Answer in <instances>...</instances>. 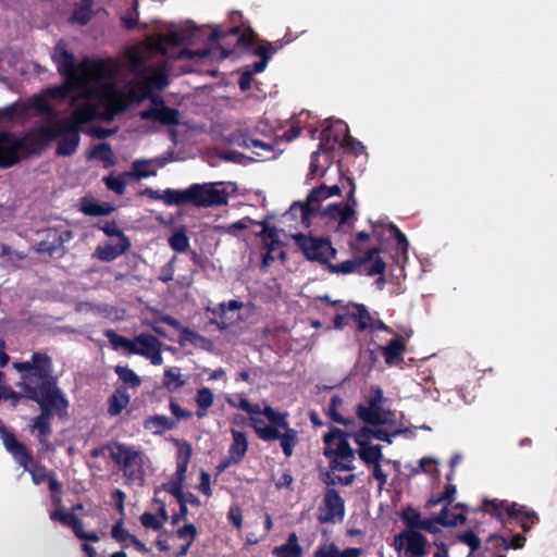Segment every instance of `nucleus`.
Returning <instances> with one entry per match:
<instances>
[{
	"label": "nucleus",
	"instance_id": "f257e3e1",
	"mask_svg": "<svg viewBox=\"0 0 557 557\" xmlns=\"http://www.w3.org/2000/svg\"><path fill=\"white\" fill-rule=\"evenodd\" d=\"M190 39L187 30H173L166 35L149 38L145 45L127 50L135 78L125 90H119L115 79L119 65L114 61L85 60L75 65L74 58L63 45H58L52 53L59 72L64 76V84L51 88V98L72 97L75 106V116L81 120L101 119L110 121L114 115L124 111L128 104L140 102L148 97L152 88L162 89L168 85L163 69L150 72L143 67L144 61L153 51L166 53L169 46H181Z\"/></svg>",
	"mask_w": 557,
	"mask_h": 557
},
{
	"label": "nucleus",
	"instance_id": "f03ea898",
	"mask_svg": "<svg viewBox=\"0 0 557 557\" xmlns=\"http://www.w3.org/2000/svg\"><path fill=\"white\" fill-rule=\"evenodd\" d=\"M336 399L332 400L330 410L333 420L346 425V431L333 429L324 435L325 456L333 468L350 469L355 459L354 451L347 442L352 437L359 446V455L374 468L379 481V490L383 488V474L380 467L381 442L383 441V397L380 391L357 410L358 423L355 420L343 419L335 410Z\"/></svg>",
	"mask_w": 557,
	"mask_h": 557
},
{
	"label": "nucleus",
	"instance_id": "7ed1b4c3",
	"mask_svg": "<svg viewBox=\"0 0 557 557\" xmlns=\"http://www.w3.org/2000/svg\"><path fill=\"white\" fill-rule=\"evenodd\" d=\"M13 367L21 373L18 387L23 389V397L35 400L42 413L34 421V430L41 444L51 433L50 416L61 413L67 406L57 388L50 374L51 362L48 356L35 354L29 361L15 362Z\"/></svg>",
	"mask_w": 557,
	"mask_h": 557
},
{
	"label": "nucleus",
	"instance_id": "20e7f679",
	"mask_svg": "<svg viewBox=\"0 0 557 557\" xmlns=\"http://www.w3.org/2000/svg\"><path fill=\"white\" fill-rule=\"evenodd\" d=\"M385 233L388 234L385 239V284L389 282L395 286L392 294H400L404 290L401 282L406 277L409 242L394 223H385Z\"/></svg>",
	"mask_w": 557,
	"mask_h": 557
},
{
	"label": "nucleus",
	"instance_id": "39448f33",
	"mask_svg": "<svg viewBox=\"0 0 557 557\" xmlns=\"http://www.w3.org/2000/svg\"><path fill=\"white\" fill-rule=\"evenodd\" d=\"M73 107V116L71 120H54L50 119L37 133L36 144H44L52 140L57 137H61V141L58 147V153L63 156H70L78 146L79 134L78 127L92 119L81 121L75 116V106Z\"/></svg>",
	"mask_w": 557,
	"mask_h": 557
},
{
	"label": "nucleus",
	"instance_id": "423d86ee",
	"mask_svg": "<svg viewBox=\"0 0 557 557\" xmlns=\"http://www.w3.org/2000/svg\"><path fill=\"white\" fill-rule=\"evenodd\" d=\"M227 189L222 183L194 184L180 191H169L165 196L170 202L176 206L193 203L197 207L221 206L227 202Z\"/></svg>",
	"mask_w": 557,
	"mask_h": 557
},
{
	"label": "nucleus",
	"instance_id": "0eeeda50",
	"mask_svg": "<svg viewBox=\"0 0 557 557\" xmlns=\"http://www.w3.org/2000/svg\"><path fill=\"white\" fill-rule=\"evenodd\" d=\"M267 423L258 430L257 435L262 441H281L284 454L289 457L294 447L298 444V433L290 429L286 420L287 413L278 412L270 406H265Z\"/></svg>",
	"mask_w": 557,
	"mask_h": 557
},
{
	"label": "nucleus",
	"instance_id": "6e6552de",
	"mask_svg": "<svg viewBox=\"0 0 557 557\" xmlns=\"http://www.w3.org/2000/svg\"><path fill=\"white\" fill-rule=\"evenodd\" d=\"M335 273L348 274L360 272L366 275H375L383 272V261L380 249H363L358 245L354 246V258L338 264L331 265Z\"/></svg>",
	"mask_w": 557,
	"mask_h": 557
},
{
	"label": "nucleus",
	"instance_id": "1a4fd4ad",
	"mask_svg": "<svg viewBox=\"0 0 557 557\" xmlns=\"http://www.w3.org/2000/svg\"><path fill=\"white\" fill-rule=\"evenodd\" d=\"M482 509L500 521H505L506 518L515 519L525 532L530 531L532 525L537 521L535 511L517 503L510 504L506 500L486 499L482 504Z\"/></svg>",
	"mask_w": 557,
	"mask_h": 557
},
{
	"label": "nucleus",
	"instance_id": "9d476101",
	"mask_svg": "<svg viewBox=\"0 0 557 557\" xmlns=\"http://www.w3.org/2000/svg\"><path fill=\"white\" fill-rule=\"evenodd\" d=\"M385 334L392 336L385 342V364L403 368L404 351L412 331L405 325L400 326L398 331L385 325Z\"/></svg>",
	"mask_w": 557,
	"mask_h": 557
},
{
	"label": "nucleus",
	"instance_id": "9b49d317",
	"mask_svg": "<svg viewBox=\"0 0 557 557\" xmlns=\"http://www.w3.org/2000/svg\"><path fill=\"white\" fill-rule=\"evenodd\" d=\"M293 238L309 260L326 262L334 257L335 250L332 248L330 242L324 238L302 234H295Z\"/></svg>",
	"mask_w": 557,
	"mask_h": 557
},
{
	"label": "nucleus",
	"instance_id": "f8f14e48",
	"mask_svg": "<svg viewBox=\"0 0 557 557\" xmlns=\"http://www.w3.org/2000/svg\"><path fill=\"white\" fill-rule=\"evenodd\" d=\"M110 456L119 465L123 466L126 471L137 479H141V468L145 463V456L134 448L128 446L113 443L109 446Z\"/></svg>",
	"mask_w": 557,
	"mask_h": 557
},
{
	"label": "nucleus",
	"instance_id": "ddd939ff",
	"mask_svg": "<svg viewBox=\"0 0 557 557\" xmlns=\"http://www.w3.org/2000/svg\"><path fill=\"white\" fill-rule=\"evenodd\" d=\"M27 151L26 141L12 134H0V165L11 166Z\"/></svg>",
	"mask_w": 557,
	"mask_h": 557
},
{
	"label": "nucleus",
	"instance_id": "4468645a",
	"mask_svg": "<svg viewBox=\"0 0 557 557\" xmlns=\"http://www.w3.org/2000/svg\"><path fill=\"white\" fill-rule=\"evenodd\" d=\"M426 539L418 530H406L395 539V547L408 557H421L425 553Z\"/></svg>",
	"mask_w": 557,
	"mask_h": 557
},
{
	"label": "nucleus",
	"instance_id": "2eb2a0df",
	"mask_svg": "<svg viewBox=\"0 0 557 557\" xmlns=\"http://www.w3.org/2000/svg\"><path fill=\"white\" fill-rule=\"evenodd\" d=\"M244 304L237 300H230L227 302L220 304L213 309V315L215 323L221 329H227L238 324L244 319L243 309Z\"/></svg>",
	"mask_w": 557,
	"mask_h": 557
},
{
	"label": "nucleus",
	"instance_id": "dca6fc26",
	"mask_svg": "<svg viewBox=\"0 0 557 557\" xmlns=\"http://www.w3.org/2000/svg\"><path fill=\"white\" fill-rule=\"evenodd\" d=\"M129 247V239L126 236H120L98 245L94 256L101 261L110 262L123 255Z\"/></svg>",
	"mask_w": 557,
	"mask_h": 557
},
{
	"label": "nucleus",
	"instance_id": "f3484780",
	"mask_svg": "<svg viewBox=\"0 0 557 557\" xmlns=\"http://www.w3.org/2000/svg\"><path fill=\"white\" fill-rule=\"evenodd\" d=\"M401 412L385 408V443L391 444L392 437L396 435H404L406 438L414 436L413 430L405 424Z\"/></svg>",
	"mask_w": 557,
	"mask_h": 557
},
{
	"label": "nucleus",
	"instance_id": "a211bd4d",
	"mask_svg": "<svg viewBox=\"0 0 557 557\" xmlns=\"http://www.w3.org/2000/svg\"><path fill=\"white\" fill-rule=\"evenodd\" d=\"M344 517V502L333 490H330L324 497V504L320 508L319 519L322 522H335Z\"/></svg>",
	"mask_w": 557,
	"mask_h": 557
},
{
	"label": "nucleus",
	"instance_id": "6ab92c4d",
	"mask_svg": "<svg viewBox=\"0 0 557 557\" xmlns=\"http://www.w3.org/2000/svg\"><path fill=\"white\" fill-rule=\"evenodd\" d=\"M137 343L136 355L149 359L154 366H161L163 363L161 355L162 344L158 338L150 334H139L137 335Z\"/></svg>",
	"mask_w": 557,
	"mask_h": 557
},
{
	"label": "nucleus",
	"instance_id": "aec40b11",
	"mask_svg": "<svg viewBox=\"0 0 557 557\" xmlns=\"http://www.w3.org/2000/svg\"><path fill=\"white\" fill-rule=\"evenodd\" d=\"M1 433L5 449L24 470H28V463H32V458L25 445L4 430H1Z\"/></svg>",
	"mask_w": 557,
	"mask_h": 557
},
{
	"label": "nucleus",
	"instance_id": "412c9836",
	"mask_svg": "<svg viewBox=\"0 0 557 557\" xmlns=\"http://www.w3.org/2000/svg\"><path fill=\"white\" fill-rule=\"evenodd\" d=\"M352 205H355L354 200L351 203H330L318 209L314 214H319L324 219L333 220L343 224L354 214Z\"/></svg>",
	"mask_w": 557,
	"mask_h": 557
},
{
	"label": "nucleus",
	"instance_id": "4be33fe9",
	"mask_svg": "<svg viewBox=\"0 0 557 557\" xmlns=\"http://www.w3.org/2000/svg\"><path fill=\"white\" fill-rule=\"evenodd\" d=\"M140 115L145 120L159 121L163 124H174L177 122L178 113L176 110L163 106L162 102L153 98L152 107L149 110L143 111Z\"/></svg>",
	"mask_w": 557,
	"mask_h": 557
},
{
	"label": "nucleus",
	"instance_id": "5701e85b",
	"mask_svg": "<svg viewBox=\"0 0 557 557\" xmlns=\"http://www.w3.org/2000/svg\"><path fill=\"white\" fill-rule=\"evenodd\" d=\"M232 435L233 443L228 449V458L223 462L221 469H225L231 463L239 462L244 458L248 448V442L246 435L243 432L233 430Z\"/></svg>",
	"mask_w": 557,
	"mask_h": 557
},
{
	"label": "nucleus",
	"instance_id": "b1692460",
	"mask_svg": "<svg viewBox=\"0 0 557 557\" xmlns=\"http://www.w3.org/2000/svg\"><path fill=\"white\" fill-rule=\"evenodd\" d=\"M461 518L454 516L447 518V511H441L436 517L423 518L418 530H424L435 534L441 531L442 527H456L460 523Z\"/></svg>",
	"mask_w": 557,
	"mask_h": 557
},
{
	"label": "nucleus",
	"instance_id": "393cba45",
	"mask_svg": "<svg viewBox=\"0 0 557 557\" xmlns=\"http://www.w3.org/2000/svg\"><path fill=\"white\" fill-rule=\"evenodd\" d=\"M166 162L168 161L163 158H157L153 160H136L133 163L129 175L139 180L154 176L158 169L163 168Z\"/></svg>",
	"mask_w": 557,
	"mask_h": 557
},
{
	"label": "nucleus",
	"instance_id": "a878e982",
	"mask_svg": "<svg viewBox=\"0 0 557 557\" xmlns=\"http://www.w3.org/2000/svg\"><path fill=\"white\" fill-rule=\"evenodd\" d=\"M311 214H314V211L307 202H295L285 213L284 219L286 222H290L294 226L307 227L309 226V219Z\"/></svg>",
	"mask_w": 557,
	"mask_h": 557
},
{
	"label": "nucleus",
	"instance_id": "bb28decb",
	"mask_svg": "<svg viewBox=\"0 0 557 557\" xmlns=\"http://www.w3.org/2000/svg\"><path fill=\"white\" fill-rule=\"evenodd\" d=\"M361 548L347 547L341 549L334 543L321 544L314 553V557H360Z\"/></svg>",
	"mask_w": 557,
	"mask_h": 557
},
{
	"label": "nucleus",
	"instance_id": "cd10ccee",
	"mask_svg": "<svg viewBox=\"0 0 557 557\" xmlns=\"http://www.w3.org/2000/svg\"><path fill=\"white\" fill-rule=\"evenodd\" d=\"M228 36H237V45L243 48H248L252 45L256 35L249 28L242 33H239L238 27L232 28L228 33H223L222 30L214 28L210 36V40L220 41Z\"/></svg>",
	"mask_w": 557,
	"mask_h": 557
},
{
	"label": "nucleus",
	"instance_id": "c85d7f7f",
	"mask_svg": "<svg viewBox=\"0 0 557 557\" xmlns=\"http://www.w3.org/2000/svg\"><path fill=\"white\" fill-rule=\"evenodd\" d=\"M260 236L264 246L268 248V253L263 258V264L269 265L270 261H273L276 258L274 251L276 246L280 245L278 233L274 227H270L263 223Z\"/></svg>",
	"mask_w": 557,
	"mask_h": 557
},
{
	"label": "nucleus",
	"instance_id": "c756f323",
	"mask_svg": "<svg viewBox=\"0 0 557 557\" xmlns=\"http://www.w3.org/2000/svg\"><path fill=\"white\" fill-rule=\"evenodd\" d=\"M239 408L249 414L250 425L253 428L256 433H258V430L262 429V426L268 422L265 407L261 409L259 405H252L247 399L243 398L239 401Z\"/></svg>",
	"mask_w": 557,
	"mask_h": 557
},
{
	"label": "nucleus",
	"instance_id": "7c9ffc66",
	"mask_svg": "<svg viewBox=\"0 0 557 557\" xmlns=\"http://www.w3.org/2000/svg\"><path fill=\"white\" fill-rule=\"evenodd\" d=\"M334 127L336 132L343 133V138L335 140L338 141L342 146L348 147L350 150H352L355 153H358L362 150V146L360 143L356 141L354 138H351L348 134V127L346 124H344L342 121H335L333 123H327V125L324 127L323 133L324 136H326V132Z\"/></svg>",
	"mask_w": 557,
	"mask_h": 557
},
{
	"label": "nucleus",
	"instance_id": "2f4dec72",
	"mask_svg": "<svg viewBox=\"0 0 557 557\" xmlns=\"http://www.w3.org/2000/svg\"><path fill=\"white\" fill-rule=\"evenodd\" d=\"M341 188L337 185H333L331 187L322 185L315 189H313L308 196L307 203L310 208L315 212L321 207L318 206L319 202L329 199L332 196L339 195Z\"/></svg>",
	"mask_w": 557,
	"mask_h": 557
},
{
	"label": "nucleus",
	"instance_id": "473e14b6",
	"mask_svg": "<svg viewBox=\"0 0 557 557\" xmlns=\"http://www.w3.org/2000/svg\"><path fill=\"white\" fill-rule=\"evenodd\" d=\"M187 380L188 376L182 373L181 368L170 367L164 370L162 384L168 391L173 392L184 386Z\"/></svg>",
	"mask_w": 557,
	"mask_h": 557
},
{
	"label": "nucleus",
	"instance_id": "72a5a7b5",
	"mask_svg": "<svg viewBox=\"0 0 557 557\" xmlns=\"http://www.w3.org/2000/svg\"><path fill=\"white\" fill-rule=\"evenodd\" d=\"M272 553L276 557H301L302 548L298 544L297 535L292 533L289 534L287 542L275 547Z\"/></svg>",
	"mask_w": 557,
	"mask_h": 557
},
{
	"label": "nucleus",
	"instance_id": "f704fd0d",
	"mask_svg": "<svg viewBox=\"0 0 557 557\" xmlns=\"http://www.w3.org/2000/svg\"><path fill=\"white\" fill-rule=\"evenodd\" d=\"M144 426L152 434H161L166 430L173 429L175 421L165 416H152L145 421Z\"/></svg>",
	"mask_w": 557,
	"mask_h": 557
},
{
	"label": "nucleus",
	"instance_id": "c9c22d12",
	"mask_svg": "<svg viewBox=\"0 0 557 557\" xmlns=\"http://www.w3.org/2000/svg\"><path fill=\"white\" fill-rule=\"evenodd\" d=\"M175 445L177 448V474L180 478L185 475L187 470L190 456H191V446L183 441H175Z\"/></svg>",
	"mask_w": 557,
	"mask_h": 557
},
{
	"label": "nucleus",
	"instance_id": "e433bc0d",
	"mask_svg": "<svg viewBox=\"0 0 557 557\" xmlns=\"http://www.w3.org/2000/svg\"><path fill=\"white\" fill-rule=\"evenodd\" d=\"M438 460L433 457H423L419 460L418 467H412L411 465H406V468L409 470L405 473L406 476L414 475L419 472H425L429 474H438L437 470Z\"/></svg>",
	"mask_w": 557,
	"mask_h": 557
},
{
	"label": "nucleus",
	"instance_id": "4c0bfd02",
	"mask_svg": "<svg viewBox=\"0 0 557 557\" xmlns=\"http://www.w3.org/2000/svg\"><path fill=\"white\" fill-rule=\"evenodd\" d=\"M82 211L88 215H108L113 208L108 203H99L91 198H85L82 201Z\"/></svg>",
	"mask_w": 557,
	"mask_h": 557
},
{
	"label": "nucleus",
	"instance_id": "58836bf2",
	"mask_svg": "<svg viewBox=\"0 0 557 557\" xmlns=\"http://www.w3.org/2000/svg\"><path fill=\"white\" fill-rule=\"evenodd\" d=\"M255 53L261 58L259 62L255 63V72L261 73L265 70L269 60L275 53V49L271 42L264 41L256 48Z\"/></svg>",
	"mask_w": 557,
	"mask_h": 557
},
{
	"label": "nucleus",
	"instance_id": "ea45409f",
	"mask_svg": "<svg viewBox=\"0 0 557 557\" xmlns=\"http://www.w3.org/2000/svg\"><path fill=\"white\" fill-rule=\"evenodd\" d=\"M107 336H108V338H109V341L112 344L114 349L122 348V349L126 350L129 354H135L136 355L137 346H138L137 336L133 341H131V339H127V338H125L123 336H120V335L115 334L112 331L108 332Z\"/></svg>",
	"mask_w": 557,
	"mask_h": 557
},
{
	"label": "nucleus",
	"instance_id": "a19ab883",
	"mask_svg": "<svg viewBox=\"0 0 557 557\" xmlns=\"http://www.w3.org/2000/svg\"><path fill=\"white\" fill-rule=\"evenodd\" d=\"M129 403V395L126 391L117 389L109 399V412L116 416L127 407Z\"/></svg>",
	"mask_w": 557,
	"mask_h": 557
},
{
	"label": "nucleus",
	"instance_id": "79ce46f5",
	"mask_svg": "<svg viewBox=\"0 0 557 557\" xmlns=\"http://www.w3.org/2000/svg\"><path fill=\"white\" fill-rule=\"evenodd\" d=\"M213 393L208 387H202L197 392L196 404L198 406L197 416L202 418L207 414L208 408L213 404Z\"/></svg>",
	"mask_w": 557,
	"mask_h": 557
},
{
	"label": "nucleus",
	"instance_id": "37998d69",
	"mask_svg": "<svg viewBox=\"0 0 557 557\" xmlns=\"http://www.w3.org/2000/svg\"><path fill=\"white\" fill-rule=\"evenodd\" d=\"M349 314L358 321L359 329L366 330L367 327H373L374 330H381V326H373L371 323V317L363 306L354 305Z\"/></svg>",
	"mask_w": 557,
	"mask_h": 557
},
{
	"label": "nucleus",
	"instance_id": "c03bdc74",
	"mask_svg": "<svg viewBox=\"0 0 557 557\" xmlns=\"http://www.w3.org/2000/svg\"><path fill=\"white\" fill-rule=\"evenodd\" d=\"M458 543L465 544L469 547L468 557L473 552H475L481 545L480 539L472 531H467L458 534L456 537V542L453 544V547H456Z\"/></svg>",
	"mask_w": 557,
	"mask_h": 557
},
{
	"label": "nucleus",
	"instance_id": "a18cd8bd",
	"mask_svg": "<svg viewBox=\"0 0 557 557\" xmlns=\"http://www.w3.org/2000/svg\"><path fill=\"white\" fill-rule=\"evenodd\" d=\"M422 519L421 513L412 507H407L401 512V520L408 527V530H418Z\"/></svg>",
	"mask_w": 557,
	"mask_h": 557
},
{
	"label": "nucleus",
	"instance_id": "49530a36",
	"mask_svg": "<svg viewBox=\"0 0 557 557\" xmlns=\"http://www.w3.org/2000/svg\"><path fill=\"white\" fill-rule=\"evenodd\" d=\"M232 141L238 146L248 148V149H260L265 152H271V147L258 139H251L245 134H240L238 137L233 138Z\"/></svg>",
	"mask_w": 557,
	"mask_h": 557
},
{
	"label": "nucleus",
	"instance_id": "de8ad7c7",
	"mask_svg": "<svg viewBox=\"0 0 557 557\" xmlns=\"http://www.w3.org/2000/svg\"><path fill=\"white\" fill-rule=\"evenodd\" d=\"M170 246L177 252L185 251L189 247V239L184 230H177L169 239Z\"/></svg>",
	"mask_w": 557,
	"mask_h": 557
},
{
	"label": "nucleus",
	"instance_id": "09e8293b",
	"mask_svg": "<svg viewBox=\"0 0 557 557\" xmlns=\"http://www.w3.org/2000/svg\"><path fill=\"white\" fill-rule=\"evenodd\" d=\"M74 531L75 535L82 540H87L90 542H98L100 540L99 535L96 532H85L83 522L74 517L73 522L69 525Z\"/></svg>",
	"mask_w": 557,
	"mask_h": 557
},
{
	"label": "nucleus",
	"instance_id": "8fccbe9b",
	"mask_svg": "<svg viewBox=\"0 0 557 557\" xmlns=\"http://www.w3.org/2000/svg\"><path fill=\"white\" fill-rule=\"evenodd\" d=\"M126 176H131L129 173L119 176H108L104 178L106 185L112 191L122 195L126 186Z\"/></svg>",
	"mask_w": 557,
	"mask_h": 557
},
{
	"label": "nucleus",
	"instance_id": "3c124183",
	"mask_svg": "<svg viewBox=\"0 0 557 557\" xmlns=\"http://www.w3.org/2000/svg\"><path fill=\"white\" fill-rule=\"evenodd\" d=\"M115 371L119 377L131 386H138L140 384L139 376L129 368L117 366Z\"/></svg>",
	"mask_w": 557,
	"mask_h": 557
},
{
	"label": "nucleus",
	"instance_id": "603ef678",
	"mask_svg": "<svg viewBox=\"0 0 557 557\" xmlns=\"http://www.w3.org/2000/svg\"><path fill=\"white\" fill-rule=\"evenodd\" d=\"M32 476V481L35 485L41 484L42 482L48 481L50 473L49 471L39 466L30 467V463H28V470Z\"/></svg>",
	"mask_w": 557,
	"mask_h": 557
},
{
	"label": "nucleus",
	"instance_id": "864d4df0",
	"mask_svg": "<svg viewBox=\"0 0 557 557\" xmlns=\"http://www.w3.org/2000/svg\"><path fill=\"white\" fill-rule=\"evenodd\" d=\"M91 15L90 4L84 3L75 9L72 18L77 23L85 24L91 18Z\"/></svg>",
	"mask_w": 557,
	"mask_h": 557
},
{
	"label": "nucleus",
	"instance_id": "5fc2aeb1",
	"mask_svg": "<svg viewBox=\"0 0 557 557\" xmlns=\"http://www.w3.org/2000/svg\"><path fill=\"white\" fill-rule=\"evenodd\" d=\"M90 157L102 160L106 163H111L112 151L108 145L101 144L92 148V150L90 151Z\"/></svg>",
	"mask_w": 557,
	"mask_h": 557
},
{
	"label": "nucleus",
	"instance_id": "6e6d98bb",
	"mask_svg": "<svg viewBox=\"0 0 557 557\" xmlns=\"http://www.w3.org/2000/svg\"><path fill=\"white\" fill-rule=\"evenodd\" d=\"M197 531L194 524L188 523L177 530L180 539L184 540L185 543L191 544L196 537Z\"/></svg>",
	"mask_w": 557,
	"mask_h": 557
},
{
	"label": "nucleus",
	"instance_id": "4d7b16f0",
	"mask_svg": "<svg viewBox=\"0 0 557 557\" xmlns=\"http://www.w3.org/2000/svg\"><path fill=\"white\" fill-rule=\"evenodd\" d=\"M74 517H75L74 513L67 512L62 508H58L50 513V518L52 520H58L65 525H70L71 522H73Z\"/></svg>",
	"mask_w": 557,
	"mask_h": 557
},
{
	"label": "nucleus",
	"instance_id": "13d9d810",
	"mask_svg": "<svg viewBox=\"0 0 557 557\" xmlns=\"http://www.w3.org/2000/svg\"><path fill=\"white\" fill-rule=\"evenodd\" d=\"M183 481L184 476L180 478L177 472L175 473V479L169 484V492L174 495L178 500L183 498Z\"/></svg>",
	"mask_w": 557,
	"mask_h": 557
},
{
	"label": "nucleus",
	"instance_id": "bf43d9fd",
	"mask_svg": "<svg viewBox=\"0 0 557 557\" xmlns=\"http://www.w3.org/2000/svg\"><path fill=\"white\" fill-rule=\"evenodd\" d=\"M525 542V537L520 534L512 535L511 537H503L505 548H522Z\"/></svg>",
	"mask_w": 557,
	"mask_h": 557
},
{
	"label": "nucleus",
	"instance_id": "052dcab7",
	"mask_svg": "<svg viewBox=\"0 0 557 557\" xmlns=\"http://www.w3.org/2000/svg\"><path fill=\"white\" fill-rule=\"evenodd\" d=\"M112 536L119 541H127V540H131L133 543H135L136 545H140V543L135 539L133 537L132 535H129L123 528L121 524H116L114 525V528L112 529Z\"/></svg>",
	"mask_w": 557,
	"mask_h": 557
},
{
	"label": "nucleus",
	"instance_id": "680f3d73",
	"mask_svg": "<svg viewBox=\"0 0 557 557\" xmlns=\"http://www.w3.org/2000/svg\"><path fill=\"white\" fill-rule=\"evenodd\" d=\"M456 492H457L456 486L453 485V484H448L445 487V491L443 492V494L438 498L433 499L432 504L437 505V504H440L442 502H449L450 503L451 500H454Z\"/></svg>",
	"mask_w": 557,
	"mask_h": 557
},
{
	"label": "nucleus",
	"instance_id": "e2e57ef3",
	"mask_svg": "<svg viewBox=\"0 0 557 557\" xmlns=\"http://www.w3.org/2000/svg\"><path fill=\"white\" fill-rule=\"evenodd\" d=\"M255 66L252 69L246 67L239 78V86L243 90H247L250 87L252 76L256 74Z\"/></svg>",
	"mask_w": 557,
	"mask_h": 557
},
{
	"label": "nucleus",
	"instance_id": "0e129e2a",
	"mask_svg": "<svg viewBox=\"0 0 557 557\" xmlns=\"http://www.w3.org/2000/svg\"><path fill=\"white\" fill-rule=\"evenodd\" d=\"M34 107L41 113H51V104L46 97H37L34 101Z\"/></svg>",
	"mask_w": 557,
	"mask_h": 557
},
{
	"label": "nucleus",
	"instance_id": "69168bd1",
	"mask_svg": "<svg viewBox=\"0 0 557 557\" xmlns=\"http://www.w3.org/2000/svg\"><path fill=\"white\" fill-rule=\"evenodd\" d=\"M140 521L145 527L151 528L154 530H157L161 527V523L152 513H144L140 517Z\"/></svg>",
	"mask_w": 557,
	"mask_h": 557
},
{
	"label": "nucleus",
	"instance_id": "338daca9",
	"mask_svg": "<svg viewBox=\"0 0 557 557\" xmlns=\"http://www.w3.org/2000/svg\"><path fill=\"white\" fill-rule=\"evenodd\" d=\"M321 157L326 158L327 156H326L325 152H321L320 150L315 151L312 154V160H311V164H310V170H311L312 174H318L319 173V170L322 166L321 162H320Z\"/></svg>",
	"mask_w": 557,
	"mask_h": 557
},
{
	"label": "nucleus",
	"instance_id": "774afa93",
	"mask_svg": "<svg viewBox=\"0 0 557 557\" xmlns=\"http://www.w3.org/2000/svg\"><path fill=\"white\" fill-rule=\"evenodd\" d=\"M104 234L111 238L125 236L121 230L113 223H108L102 227Z\"/></svg>",
	"mask_w": 557,
	"mask_h": 557
}]
</instances>
